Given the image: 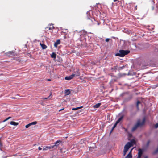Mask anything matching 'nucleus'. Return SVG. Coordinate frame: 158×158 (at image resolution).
Returning <instances> with one entry per match:
<instances>
[{
  "instance_id": "2",
  "label": "nucleus",
  "mask_w": 158,
  "mask_h": 158,
  "mask_svg": "<svg viewBox=\"0 0 158 158\" xmlns=\"http://www.w3.org/2000/svg\"><path fill=\"white\" fill-rule=\"evenodd\" d=\"M145 118H143L142 122H140V121L139 120H138L136 123L132 128L131 131H134L139 127H141L145 123Z\"/></svg>"
},
{
  "instance_id": "27",
  "label": "nucleus",
  "mask_w": 158,
  "mask_h": 158,
  "mask_svg": "<svg viewBox=\"0 0 158 158\" xmlns=\"http://www.w3.org/2000/svg\"><path fill=\"white\" fill-rule=\"evenodd\" d=\"M124 67H125L124 66H123L122 67H120L118 68V70H120L122 69H123V68H124Z\"/></svg>"
},
{
  "instance_id": "11",
  "label": "nucleus",
  "mask_w": 158,
  "mask_h": 158,
  "mask_svg": "<svg viewBox=\"0 0 158 158\" xmlns=\"http://www.w3.org/2000/svg\"><path fill=\"white\" fill-rule=\"evenodd\" d=\"M73 75H75V76H80V73L79 71V69H77V70L74 72V74H73Z\"/></svg>"
},
{
  "instance_id": "34",
  "label": "nucleus",
  "mask_w": 158,
  "mask_h": 158,
  "mask_svg": "<svg viewBox=\"0 0 158 158\" xmlns=\"http://www.w3.org/2000/svg\"><path fill=\"white\" fill-rule=\"evenodd\" d=\"M118 123H117L116 122L115 123V124H114V126H116L117 124H118Z\"/></svg>"
},
{
  "instance_id": "47",
  "label": "nucleus",
  "mask_w": 158,
  "mask_h": 158,
  "mask_svg": "<svg viewBox=\"0 0 158 158\" xmlns=\"http://www.w3.org/2000/svg\"><path fill=\"white\" fill-rule=\"evenodd\" d=\"M144 158H148L147 156L145 157Z\"/></svg>"
},
{
  "instance_id": "13",
  "label": "nucleus",
  "mask_w": 158,
  "mask_h": 158,
  "mask_svg": "<svg viewBox=\"0 0 158 158\" xmlns=\"http://www.w3.org/2000/svg\"><path fill=\"white\" fill-rule=\"evenodd\" d=\"M101 105V103H99L96 104L94 105L93 106V107L94 108H98Z\"/></svg>"
},
{
  "instance_id": "50",
  "label": "nucleus",
  "mask_w": 158,
  "mask_h": 158,
  "mask_svg": "<svg viewBox=\"0 0 158 158\" xmlns=\"http://www.w3.org/2000/svg\"><path fill=\"white\" fill-rule=\"evenodd\" d=\"M51 96V94H50V97Z\"/></svg>"
},
{
  "instance_id": "30",
  "label": "nucleus",
  "mask_w": 158,
  "mask_h": 158,
  "mask_svg": "<svg viewBox=\"0 0 158 158\" xmlns=\"http://www.w3.org/2000/svg\"><path fill=\"white\" fill-rule=\"evenodd\" d=\"M110 39L109 38H107L106 39V42H108L110 40Z\"/></svg>"
},
{
  "instance_id": "40",
  "label": "nucleus",
  "mask_w": 158,
  "mask_h": 158,
  "mask_svg": "<svg viewBox=\"0 0 158 158\" xmlns=\"http://www.w3.org/2000/svg\"><path fill=\"white\" fill-rule=\"evenodd\" d=\"M115 127H116V126H114L112 128V130H113L114 129Z\"/></svg>"
},
{
  "instance_id": "51",
  "label": "nucleus",
  "mask_w": 158,
  "mask_h": 158,
  "mask_svg": "<svg viewBox=\"0 0 158 158\" xmlns=\"http://www.w3.org/2000/svg\"><path fill=\"white\" fill-rule=\"evenodd\" d=\"M125 131H127V129H126L125 130Z\"/></svg>"
},
{
  "instance_id": "37",
  "label": "nucleus",
  "mask_w": 158,
  "mask_h": 158,
  "mask_svg": "<svg viewBox=\"0 0 158 158\" xmlns=\"http://www.w3.org/2000/svg\"><path fill=\"white\" fill-rule=\"evenodd\" d=\"M115 127H116V126H114L112 128V130H113L114 129Z\"/></svg>"
},
{
  "instance_id": "25",
  "label": "nucleus",
  "mask_w": 158,
  "mask_h": 158,
  "mask_svg": "<svg viewBox=\"0 0 158 158\" xmlns=\"http://www.w3.org/2000/svg\"><path fill=\"white\" fill-rule=\"evenodd\" d=\"M140 103V102L139 101H138L137 102L136 107H137V109H139V106H138L139 104Z\"/></svg>"
},
{
  "instance_id": "21",
  "label": "nucleus",
  "mask_w": 158,
  "mask_h": 158,
  "mask_svg": "<svg viewBox=\"0 0 158 158\" xmlns=\"http://www.w3.org/2000/svg\"><path fill=\"white\" fill-rule=\"evenodd\" d=\"M40 45H41V47L43 49H45L47 47L46 46L43 44H41L40 43Z\"/></svg>"
},
{
  "instance_id": "45",
  "label": "nucleus",
  "mask_w": 158,
  "mask_h": 158,
  "mask_svg": "<svg viewBox=\"0 0 158 158\" xmlns=\"http://www.w3.org/2000/svg\"><path fill=\"white\" fill-rule=\"evenodd\" d=\"M118 0H114V2H115L117 1H118Z\"/></svg>"
},
{
  "instance_id": "43",
  "label": "nucleus",
  "mask_w": 158,
  "mask_h": 158,
  "mask_svg": "<svg viewBox=\"0 0 158 158\" xmlns=\"http://www.w3.org/2000/svg\"><path fill=\"white\" fill-rule=\"evenodd\" d=\"M7 119L6 118V119H5V120H4L3 122H5L6 121H7Z\"/></svg>"
},
{
  "instance_id": "48",
  "label": "nucleus",
  "mask_w": 158,
  "mask_h": 158,
  "mask_svg": "<svg viewBox=\"0 0 158 158\" xmlns=\"http://www.w3.org/2000/svg\"><path fill=\"white\" fill-rule=\"evenodd\" d=\"M14 98V99H15V98H14V97H13V98Z\"/></svg>"
},
{
  "instance_id": "23",
  "label": "nucleus",
  "mask_w": 158,
  "mask_h": 158,
  "mask_svg": "<svg viewBox=\"0 0 158 158\" xmlns=\"http://www.w3.org/2000/svg\"><path fill=\"white\" fill-rule=\"evenodd\" d=\"M158 152V148H157L153 152V154L154 155L157 154Z\"/></svg>"
},
{
  "instance_id": "14",
  "label": "nucleus",
  "mask_w": 158,
  "mask_h": 158,
  "mask_svg": "<svg viewBox=\"0 0 158 158\" xmlns=\"http://www.w3.org/2000/svg\"><path fill=\"white\" fill-rule=\"evenodd\" d=\"M56 55L55 52H53L51 55V57L52 58H53L54 59H55L56 57Z\"/></svg>"
},
{
  "instance_id": "38",
  "label": "nucleus",
  "mask_w": 158,
  "mask_h": 158,
  "mask_svg": "<svg viewBox=\"0 0 158 158\" xmlns=\"http://www.w3.org/2000/svg\"><path fill=\"white\" fill-rule=\"evenodd\" d=\"M115 127H116V126H114L112 128V130H113L114 129Z\"/></svg>"
},
{
  "instance_id": "6",
  "label": "nucleus",
  "mask_w": 158,
  "mask_h": 158,
  "mask_svg": "<svg viewBox=\"0 0 158 158\" xmlns=\"http://www.w3.org/2000/svg\"><path fill=\"white\" fill-rule=\"evenodd\" d=\"M143 150L140 149L138 150V156L137 158H140L143 154Z\"/></svg>"
},
{
  "instance_id": "26",
  "label": "nucleus",
  "mask_w": 158,
  "mask_h": 158,
  "mask_svg": "<svg viewBox=\"0 0 158 158\" xmlns=\"http://www.w3.org/2000/svg\"><path fill=\"white\" fill-rule=\"evenodd\" d=\"M54 27L53 26V24H50V30H52L53 29H54Z\"/></svg>"
},
{
  "instance_id": "16",
  "label": "nucleus",
  "mask_w": 158,
  "mask_h": 158,
  "mask_svg": "<svg viewBox=\"0 0 158 158\" xmlns=\"http://www.w3.org/2000/svg\"><path fill=\"white\" fill-rule=\"evenodd\" d=\"M132 98V97L130 96L128 98H126L124 100V101L125 102H128Z\"/></svg>"
},
{
  "instance_id": "24",
  "label": "nucleus",
  "mask_w": 158,
  "mask_h": 158,
  "mask_svg": "<svg viewBox=\"0 0 158 158\" xmlns=\"http://www.w3.org/2000/svg\"><path fill=\"white\" fill-rule=\"evenodd\" d=\"M126 75V74H121V73H119L118 74V76L119 78H120L121 77H122V76H124V75Z\"/></svg>"
},
{
  "instance_id": "8",
  "label": "nucleus",
  "mask_w": 158,
  "mask_h": 158,
  "mask_svg": "<svg viewBox=\"0 0 158 158\" xmlns=\"http://www.w3.org/2000/svg\"><path fill=\"white\" fill-rule=\"evenodd\" d=\"M37 123V122L36 121H34V122H32V123H31L26 125L25 126V127L26 128H28L31 126L32 125H35V124H36Z\"/></svg>"
},
{
  "instance_id": "32",
  "label": "nucleus",
  "mask_w": 158,
  "mask_h": 158,
  "mask_svg": "<svg viewBox=\"0 0 158 158\" xmlns=\"http://www.w3.org/2000/svg\"><path fill=\"white\" fill-rule=\"evenodd\" d=\"M137 5L136 6H135V10H137Z\"/></svg>"
},
{
  "instance_id": "5",
  "label": "nucleus",
  "mask_w": 158,
  "mask_h": 158,
  "mask_svg": "<svg viewBox=\"0 0 158 158\" xmlns=\"http://www.w3.org/2000/svg\"><path fill=\"white\" fill-rule=\"evenodd\" d=\"M62 141L59 140L56 141L54 145L51 144L50 145V149L51 148H55L57 147L59 145L62 144Z\"/></svg>"
},
{
  "instance_id": "7",
  "label": "nucleus",
  "mask_w": 158,
  "mask_h": 158,
  "mask_svg": "<svg viewBox=\"0 0 158 158\" xmlns=\"http://www.w3.org/2000/svg\"><path fill=\"white\" fill-rule=\"evenodd\" d=\"M75 77V75L73 74L72 75L69 76H66L65 77V79L66 80H69L73 79Z\"/></svg>"
},
{
  "instance_id": "19",
  "label": "nucleus",
  "mask_w": 158,
  "mask_h": 158,
  "mask_svg": "<svg viewBox=\"0 0 158 158\" xmlns=\"http://www.w3.org/2000/svg\"><path fill=\"white\" fill-rule=\"evenodd\" d=\"M14 53V52L13 51H10L7 53V55L8 56H11V55H13Z\"/></svg>"
},
{
  "instance_id": "31",
  "label": "nucleus",
  "mask_w": 158,
  "mask_h": 158,
  "mask_svg": "<svg viewBox=\"0 0 158 158\" xmlns=\"http://www.w3.org/2000/svg\"><path fill=\"white\" fill-rule=\"evenodd\" d=\"M49 148V147H46V148H43V150H45L46 149H48Z\"/></svg>"
},
{
  "instance_id": "17",
  "label": "nucleus",
  "mask_w": 158,
  "mask_h": 158,
  "mask_svg": "<svg viewBox=\"0 0 158 158\" xmlns=\"http://www.w3.org/2000/svg\"><path fill=\"white\" fill-rule=\"evenodd\" d=\"M10 124L11 125L14 126H17L19 124L18 123H16L14 121H11L10 123Z\"/></svg>"
},
{
  "instance_id": "41",
  "label": "nucleus",
  "mask_w": 158,
  "mask_h": 158,
  "mask_svg": "<svg viewBox=\"0 0 158 158\" xmlns=\"http://www.w3.org/2000/svg\"><path fill=\"white\" fill-rule=\"evenodd\" d=\"M64 109V108H62V109H60V110H59V112H60V111H61V110H63Z\"/></svg>"
},
{
  "instance_id": "46",
  "label": "nucleus",
  "mask_w": 158,
  "mask_h": 158,
  "mask_svg": "<svg viewBox=\"0 0 158 158\" xmlns=\"http://www.w3.org/2000/svg\"><path fill=\"white\" fill-rule=\"evenodd\" d=\"M47 80L48 81H49V79H47Z\"/></svg>"
},
{
  "instance_id": "1",
  "label": "nucleus",
  "mask_w": 158,
  "mask_h": 158,
  "mask_svg": "<svg viewBox=\"0 0 158 158\" xmlns=\"http://www.w3.org/2000/svg\"><path fill=\"white\" fill-rule=\"evenodd\" d=\"M135 140L132 139L130 142H129L126 143L124 147L123 154L124 156L125 155L127 152L128 150L130 148L133 146V144H135Z\"/></svg>"
},
{
  "instance_id": "15",
  "label": "nucleus",
  "mask_w": 158,
  "mask_h": 158,
  "mask_svg": "<svg viewBox=\"0 0 158 158\" xmlns=\"http://www.w3.org/2000/svg\"><path fill=\"white\" fill-rule=\"evenodd\" d=\"M124 117V115H122L116 122L118 123L122 120Z\"/></svg>"
},
{
  "instance_id": "33",
  "label": "nucleus",
  "mask_w": 158,
  "mask_h": 158,
  "mask_svg": "<svg viewBox=\"0 0 158 158\" xmlns=\"http://www.w3.org/2000/svg\"><path fill=\"white\" fill-rule=\"evenodd\" d=\"M51 158H57L56 156H53Z\"/></svg>"
},
{
  "instance_id": "3",
  "label": "nucleus",
  "mask_w": 158,
  "mask_h": 158,
  "mask_svg": "<svg viewBox=\"0 0 158 158\" xmlns=\"http://www.w3.org/2000/svg\"><path fill=\"white\" fill-rule=\"evenodd\" d=\"M130 52L128 50H120L119 53H117L115 54V56L120 57H123L125 55L128 54Z\"/></svg>"
},
{
  "instance_id": "28",
  "label": "nucleus",
  "mask_w": 158,
  "mask_h": 158,
  "mask_svg": "<svg viewBox=\"0 0 158 158\" xmlns=\"http://www.w3.org/2000/svg\"><path fill=\"white\" fill-rule=\"evenodd\" d=\"M150 142V140H148V141L147 142V144H146L147 146H149Z\"/></svg>"
},
{
  "instance_id": "4",
  "label": "nucleus",
  "mask_w": 158,
  "mask_h": 158,
  "mask_svg": "<svg viewBox=\"0 0 158 158\" xmlns=\"http://www.w3.org/2000/svg\"><path fill=\"white\" fill-rule=\"evenodd\" d=\"M87 22L90 25L98 24L99 25L101 24L100 22L96 20L94 18H89L88 19Z\"/></svg>"
},
{
  "instance_id": "35",
  "label": "nucleus",
  "mask_w": 158,
  "mask_h": 158,
  "mask_svg": "<svg viewBox=\"0 0 158 158\" xmlns=\"http://www.w3.org/2000/svg\"><path fill=\"white\" fill-rule=\"evenodd\" d=\"M38 149L39 150H41L42 149V148L40 147H38Z\"/></svg>"
},
{
  "instance_id": "36",
  "label": "nucleus",
  "mask_w": 158,
  "mask_h": 158,
  "mask_svg": "<svg viewBox=\"0 0 158 158\" xmlns=\"http://www.w3.org/2000/svg\"><path fill=\"white\" fill-rule=\"evenodd\" d=\"M115 127H116V126H114L112 128V130H113L114 129Z\"/></svg>"
},
{
  "instance_id": "10",
  "label": "nucleus",
  "mask_w": 158,
  "mask_h": 158,
  "mask_svg": "<svg viewBox=\"0 0 158 158\" xmlns=\"http://www.w3.org/2000/svg\"><path fill=\"white\" fill-rule=\"evenodd\" d=\"M133 148H132L130 151L129 153L127 154V155L126 156L125 158H132V156L131 154V152Z\"/></svg>"
},
{
  "instance_id": "20",
  "label": "nucleus",
  "mask_w": 158,
  "mask_h": 158,
  "mask_svg": "<svg viewBox=\"0 0 158 158\" xmlns=\"http://www.w3.org/2000/svg\"><path fill=\"white\" fill-rule=\"evenodd\" d=\"M118 67V66H114L111 68V70L112 71H115L116 72Z\"/></svg>"
},
{
  "instance_id": "29",
  "label": "nucleus",
  "mask_w": 158,
  "mask_h": 158,
  "mask_svg": "<svg viewBox=\"0 0 158 158\" xmlns=\"http://www.w3.org/2000/svg\"><path fill=\"white\" fill-rule=\"evenodd\" d=\"M155 127L156 128H157L158 127V123L155 125Z\"/></svg>"
},
{
  "instance_id": "9",
  "label": "nucleus",
  "mask_w": 158,
  "mask_h": 158,
  "mask_svg": "<svg viewBox=\"0 0 158 158\" xmlns=\"http://www.w3.org/2000/svg\"><path fill=\"white\" fill-rule=\"evenodd\" d=\"M60 40H57L54 43V46L55 47L57 48L58 45L60 44Z\"/></svg>"
},
{
  "instance_id": "49",
  "label": "nucleus",
  "mask_w": 158,
  "mask_h": 158,
  "mask_svg": "<svg viewBox=\"0 0 158 158\" xmlns=\"http://www.w3.org/2000/svg\"><path fill=\"white\" fill-rule=\"evenodd\" d=\"M153 9H154V8H153H153H152V10H153Z\"/></svg>"
},
{
  "instance_id": "44",
  "label": "nucleus",
  "mask_w": 158,
  "mask_h": 158,
  "mask_svg": "<svg viewBox=\"0 0 158 158\" xmlns=\"http://www.w3.org/2000/svg\"><path fill=\"white\" fill-rule=\"evenodd\" d=\"M113 130H112V129H111V131H110V133H111V132L113 131Z\"/></svg>"
},
{
  "instance_id": "12",
  "label": "nucleus",
  "mask_w": 158,
  "mask_h": 158,
  "mask_svg": "<svg viewBox=\"0 0 158 158\" xmlns=\"http://www.w3.org/2000/svg\"><path fill=\"white\" fill-rule=\"evenodd\" d=\"M66 149L65 148H62L60 149L59 152H60L61 153L63 154V153H65L66 151Z\"/></svg>"
},
{
  "instance_id": "42",
  "label": "nucleus",
  "mask_w": 158,
  "mask_h": 158,
  "mask_svg": "<svg viewBox=\"0 0 158 158\" xmlns=\"http://www.w3.org/2000/svg\"><path fill=\"white\" fill-rule=\"evenodd\" d=\"M11 117H9L8 118H7L6 119L7 120H8Z\"/></svg>"
},
{
  "instance_id": "22",
  "label": "nucleus",
  "mask_w": 158,
  "mask_h": 158,
  "mask_svg": "<svg viewBox=\"0 0 158 158\" xmlns=\"http://www.w3.org/2000/svg\"><path fill=\"white\" fill-rule=\"evenodd\" d=\"M82 106H81V107H77L75 108H73L72 109V110H77L78 109H81V108H82Z\"/></svg>"
},
{
  "instance_id": "39",
  "label": "nucleus",
  "mask_w": 158,
  "mask_h": 158,
  "mask_svg": "<svg viewBox=\"0 0 158 158\" xmlns=\"http://www.w3.org/2000/svg\"><path fill=\"white\" fill-rule=\"evenodd\" d=\"M115 127H116V126H114L112 128V130H113L114 129Z\"/></svg>"
},
{
  "instance_id": "18",
  "label": "nucleus",
  "mask_w": 158,
  "mask_h": 158,
  "mask_svg": "<svg viewBox=\"0 0 158 158\" xmlns=\"http://www.w3.org/2000/svg\"><path fill=\"white\" fill-rule=\"evenodd\" d=\"M70 93V92L69 89H66L65 91V95H68Z\"/></svg>"
}]
</instances>
